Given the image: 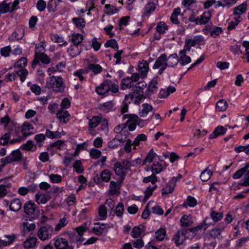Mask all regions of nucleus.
Segmentation results:
<instances>
[{
    "instance_id": "obj_1",
    "label": "nucleus",
    "mask_w": 249,
    "mask_h": 249,
    "mask_svg": "<svg viewBox=\"0 0 249 249\" xmlns=\"http://www.w3.org/2000/svg\"><path fill=\"white\" fill-rule=\"evenodd\" d=\"M96 92L99 95H105L109 91L113 93L119 91V86L110 80H105L99 86L96 88Z\"/></svg>"
},
{
    "instance_id": "obj_2",
    "label": "nucleus",
    "mask_w": 249,
    "mask_h": 249,
    "mask_svg": "<svg viewBox=\"0 0 249 249\" xmlns=\"http://www.w3.org/2000/svg\"><path fill=\"white\" fill-rule=\"evenodd\" d=\"M27 65V59L26 57H21L14 64L15 68H18L19 70L16 71L18 76L20 77V80L21 82H23L28 74L27 70L24 68Z\"/></svg>"
},
{
    "instance_id": "obj_3",
    "label": "nucleus",
    "mask_w": 249,
    "mask_h": 249,
    "mask_svg": "<svg viewBox=\"0 0 249 249\" xmlns=\"http://www.w3.org/2000/svg\"><path fill=\"white\" fill-rule=\"evenodd\" d=\"M47 86L57 92H62L64 90V85L63 79L60 76L52 75L49 81L47 82Z\"/></svg>"
},
{
    "instance_id": "obj_4",
    "label": "nucleus",
    "mask_w": 249,
    "mask_h": 249,
    "mask_svg": "<svg viewBox=\"0 0 249 249\" xmlns=\"http://www.w3.org/2000/svg\"><path fill=\"white\" fill-rule=\"evenodd\" d=\"M23 209L24 212L31 216L33 219H37L40 214V210L32 201H28L24 204Z\"/></svg>"
},
{
    "instance_id": "obj_5",
    "label": "nucleus",
    "mask_w": 249,
    "mask_h": 249,
    "mask_svg": "<svg viewBox=\"0 0 249 249\" xmlns=\"http://www.w3.org/2000/svg\"><path fill=\"white\" fill-rule=\"evenodd\" d=\"M53 232V227L50 225L46 224L40 227L37 235L41 240L44 241L52 237Z\"/></svg>"
},
{
    "instance_id": "obj_6",
    "label": "nucleus",
    "mask_w": 249,
    "mask_h": 249,
    "mask_svg": "<svg viewBox=\"0 0 249 249\" xmlns=\"http://www.w3.org/2000/svg\"><path fill=\"white\" fill-rule=\"evenodd\" d=\"M127 118L128 120L126 124H128V127L130 131H133L135 129L136 125L139 124L138 120L139 118L137 115L130 114L124 115L123 119Z\"/></svg>"
},
{
    "instance_id": "obj_7",
    "label": "nucleus",
    "mask_w": 249,
    "mask_h": 249,
    "mask_svg": "<svg viewBox=\"0 0 249 249\" xmlns=\"http://www.w3.org/2000/svg\"><path fill=\"white\" fill-rule=\"evenodd\" d=\"M54 247L56 249H73L72 245H69L68 241L62 237H56L54 239Z\"/></svg>"
},
{
    "instance_id": "obj_8",
    "label": "nucleus",
    "mask_w": 249,
    "mask_h": 249,
    "mask_svg": "<svg viewBox=\"0 0 249 249\" xmlns=\"http://www.w3.org/2000/svg\"><path fill=\"white\" fill-rule=\"evenodd\" d=\"M99 225L98 227H94L92 228L93 232L97 235H106L108 231V230L109 228L112 227L113 225L111 224L110 226L106 224H100L99 223L96 224Z\"/></svg>"
},
{
    "instance_id": "obj_9",
    "label": "nucleus",
    "mask_w": 249,
    "mask_h": 249,
    "mask_svg": "<svg viewBox=\"0 0 249 249\" xmlns=\"http://www.w3.org/2000/svg\"><path fill=\"white\" fill-rule=\"evenodd\" d=\"M158 80L156 78L153 79L149 83L148 86L145 91V94L147 97L150 96L152 94L157 92L158 87Z\"/></svg>"
},
{
    "instance_id": "obj_10",
    "label": "nucleus",
    "mask_w": 249,
    "mask_h": 249,
    "mask_svg": "<svg viewBox=\"0 0 249 249\" xmlns=\"http://www.w3.org/2000/svg\"><path fill=\"white\" fill-rule=\"evenodd\" d=\"M57 117L61 124H66L69 120L70 114L64 108H60L56 113Z\"/></svg>"
},
{
    "instance_id": "obj_11",
    "label": "nucleus",
    "mask_w": 249,
    "mask_h": 249,
    "mask_svg": "<svg viewBox=\"0 0 249 249\" xmlns=\"http://www.w3.org/2000/svg\"><path fill=\"white\" fill-rule=\"evenodd\" d=\"M41 61L44 64H48L50 63V58L45 54H40L37 56H35L34 59L32 63V68H35L36 66Z\"/></svg>"
},
{
    "instance_id": "obj_12",
    "label": "nucleus",
    "mask_w": 249,
    "mask_h": 249,
    "mask_svg": "<svg viewBox=\"0 0 249 249\" xmlns=\"http://www.w3.org/2000/svg\"><path fill=\"white\" fill-rule=\"evenodd\" d=\"M123 165L120 162H117L114 164V171L115 174L119 176V180L121 182H123L126 173L123 171Z\"/></svg>"
},
{
    "instance_id": "obj_13",
    "label": "nucleus",
    "mask_w": 249,
    "mask_h": 249,
    "mask_svg": "<svg viewBox=\"0 0 249 249\" xmlns=\"http://www.w3.org/2000/svg\"><path fill=\"white\" fill-rule=\"evenodd\" d=\"M185 232L183 230L181 231H178L174 235L172 240L175 242L176 246L178 247L183 244L185 240Z\"/></svg>"
},
{
    "instance_id": "obj_14",
    "label": "nucleus",
    "mask_w": 249,
    "mask_h": 249,
    "mask_svg": "<svg viewBox=\"0 0 249 249\" xmlns=\"http://www.w3.org/2000/svg\"><path fill=\"white\" fill-rule=\"evenodd\" d=\"M167 61V56L165 53L161 54L156 60L154 65L153 66V69H158L161 66H164V65H166V61Z\"/></svg>"
},
{
    "instance_id": "obj_15",
    "label": "nucleus",
    "mask_w": 249,
    "mask_h": 249,
    "mask_svg": "<svg viewBox=\"0 0 249 249\" xmlns=\"http://www.w3.org/2000/svg\"><path fill=\"white\" fill-rule=\"evenodd\" d=\"M123 182L119 181V182H117L114 181H111L110 182L109 193L112 195H118L120 194V187L121 186Z\"/></svg>"
},
{
    "instance_id": "obj_16",
    "label": "nucleus",
    "mask_w": 249,
    "mask_h": 249,
    "mask_svg": "<svg viewBox=\"0 0 249 249\" xmlns=\"http://www.w3.org/2000/svg\"><path fill=\"white\" fill-rule=\"evenodd\" d=\"M138 71L141 74L142 77L144 78L148 71V64L145 60H142L141 62H140L138 65Z\"/></svg>"
},
{
    "instance_id": "obj_17",
    "label": "nucleus",
    "mask_w": 249,
    "mask_h": 249,
    "mask_svg": "<svg viewBox=\"0 0 249 249\" xmlns=\"http://www.w3.org/2000/svg\"><path fill=\"white\" fill-rule=\"evenodd\" d=\"M247 10V3L245 2L233 9V14L237 16V19H240V16Z\"/></svg>"
},
{
    "instance_id": "obj_18",
    "label": "nucleus",
    "mask_w": 249,
    "mask_h": 249,
    "mask_svg": "<svg viewBox=\"0 0 249 249\" xmlns=\"http://www.w3.org/2000/svg\"><path fill=\"white\" fill-rule=\"evenodd\" d=\"M75 231L77 233L76 242L78 243L77 244V248H79L81 244V242L85 240V239L82 237L83 233L86 231V228L84 226H80L77 227L75 229Z\"/></svg>"
},
{
    "instance_id": "obj_19",
    "label": "nucleus",
    "mask_w": 249,
    "mask_h": 249,
    "mask_svg": "<svg viewBox=\"0 0 249 249\" xmlns=\"http://www.w3.org/2000/svg\"><path fill=\"white\" fill-rule=\"evenodd\" d=\"M227 128L221 125L216 127L213 132L209 136L210 139L217 138L218 136L223 135L227 132Z\"/></svg>"
},
{
    "instance_id": "obj_20",
    "label": "nucleus",
    "mask_w": 249,
    "mask_h": 249,
    "mask_svg": "<svg viewBox=\"0 0 249 249\" xmlns=\"http://www.w3.org/2000/svg\"><path fill=\"white\" fill-rule=\"evenodd\" d=\"M224 228L225 226L221 224L218 225L210 231V236L213 238H218L220 236L221 232L224 230Z\"/></svg>"
},
{
    "instance_id": "obj_21",
    "label": "nucleus",
    "mask_w": 249,
    "mask_h": 249,
    "mask_svg": "<svg viewBox=\"0 0 249 249\" xmlns=\"http://www.w3.org/2000/svg\"><path fill=\"white\" fill-rule=\"evenodd\" d=\"M211 14L209 12H204L201 16L196 18L197 22L196 24H205L211 19Z\"/></svg>"
},
{
    "instance_id": "obj_22",
    "label": "nucleus",
    "mask_w": 249,
    "mask_h": 249,
    "mask_svg": "<svg viewBox=\"0 0 249 249\" xmlns=\"http://www.w3.org/2000/svg\"><path fill=\"white\" fill-rule=\"evenodd\" d=\"M179 61L177 53H174L171 54L168 57H167L166 65L167 67L173 68L177 65Z\"/></svg>"
},
{
    "instance_id": "obj_23",
    "label": "nucleus",
    "mask_w": 249,
    "mask_h": 249,
    "mask_svg": "<svg viewBox=\"0 0 249 249\" xmlns=\"http://www.w3.org/2000/svg\"><path fill=\"white\" fill-rule=\"evenodd\" d=\"M87 69L91 71L94 74L96 75L101 73L103 70L102 67L99 65L93 63H89L87 65Z\"/></svg>"
},
{
    "instance_id": "obj_24",
    "label": "nucleus",
    "mask_w": 249,
    "mask_h": 249,
    "mask_svg": "<svg viewBox=\"0 0 249 249\" xmlns=\"http://www.w3.org/2000/svg\"><path fill=\"white\" fill-rule=\"evenodd\" d=\"M37 239L36 237H29L24 242V247L25 249H29L36 247Z\"/></svg>"
},
{
    "instance_id": "obj_25",
    "label": "nucleus",
    "mask_w": 249,
    "mask_h": 249,
    "mask_svg": "<svg viewBox=\"0 0 249 249\" xmlns=\"http://www.w3.org/2000/svg\"><path fill=\"white\" fill-rule=\"evenodd\" d=\"M176 90V88L173 86H169L166 89H161L159 93V97L160 98H166L170 94L175 92Z\"/></svg>"
},
{
    "instance_id": "obj_26",
    "label": "nucleus",
    "mask_w": 249,
    "mask_h": 249,
    "mask_svg": "<svg viewBox=\"0 0 249 249\" xmlns=\"http://www.w3.org/2000/svg\"><path fill=\"white\" fill-rule=\"evenodd\" d=\"M179 58H178V60L179 61L178 63H180L182 66H185L186 64H189L191 61V58L186 55V53H184V51H180L179 52Z\"/></svg>"
},
{
    "instance_id": "obj_27",
    "label": "nucleus",
    "mask_w": 249,
    "mask_h": 249,
    "mask_svg": "<svg viewBox=\"0 0 249 249\" xmlns=\"http://www.w3.org/2000/svg\"><path fill=\"white\" fill-rule=\"evenodd\" d=\"M133 87H134V83L129 77H126L122 79L121 82V89H125L127 88H131Z\"/></svg>"
},
{
    "instance_id": "obj_28",
    "label": "nucleus",
    "mask_w": 249,
    "mask_h": 249,
    "mask_svg": "<svg viewBox=\"0 0 249 249\" xmlns=\"http://www.w3.org/2000/svg\"><path fill=\"white\" fill-rule=\"evenodd\" d=\"M21 201L19 199L14 198L11 202L10 209L11 211L17 212L21 209Z\"/></svg>"
},
{
    "instance_id": "obj_29",
    "label": "nucleus",
    "mask_w": 249,
    "mask_h": 249,
    "mask_svg": "<svg viewBox=\"0 0 249 249\" xmlns=\"http://www.w3.org/2000/svg\"><path fill=\"white\" fill-rule=\"evenodd\" d=\"M81 52L82 48L81 47H79L78 45H73L68 49V52L72 57L79 55Z\"/></svg>"
},
{
    "instance_id": "obj_30",
    "label": "nucleus",
    "mask_w": 249,
    "mask_h": 249,
    "mask_svg": "<svg viewBox=\"0 0 249 249\" xmlns=\"http://www.w3.org/2000/svg\"><path fill=\"white\" fill-rule=\"evenodd\" d=\"M190 45L195 46L196 45H202L204 42V37L202 36H196L193 39H187Z\"/></svg>"
},
{
    "instance_id": "obj_31",
    "label": "nucleus",
    "mask_w": 249,
    "mask_h": 249,
    "mask_svg": "<svg viewBox=\"0 0 249 249\" xmlns=\"http://www.w3.org/2000/svg\"><path fill=\"white\" fill-rule=\"evenodd\" d=\"M145 97H141L138 96H134L131 94L125 95V100L130 101V102H133L136 105H139L142 101V100L144 99Z\"/></svg>"
},
{
    "instance_id": "obj_32",
    "label": "nucleus",
    "mask_w": 249,
    "mask_h": 249,
    "mask_svg": "<svg viewBox=\"0 0 249 249\" xmlns=\"http://www.w3.org/2000/svg\"><path fill=\"white\" fill-rule=\"evenodd\" d=\"M83 40V36L80 34H73L70 41L73 45H79Z\"/></svg>"
},
{
    "instance_id": "obj_33",
    "label": "nucleus",
    "mask_w": 249,
    "mask_h": 249,
    "mask_svg": "<svg viewBox=\"0 0 249 249\" xmlns=\"http://www.w3.org/2000/svg\"><path fill=\"white\" fill-rule=\"evenodd\" d=\"M114 107L113 103L112 101H108L100 104L99 108L106 112H108L112 110Z\"/></svg>"
},
{
    "instance_id": "obj_34",
    "label": "nucleus",
    "mask_w": 249,
    "mask_h": 249,
    "mask_svg": "<svg viewBox=\"0 0 249 249\" xmlns=\"http://www.w3.org/2000/svg\"><path fill=\"white\" fill-rule=\"evenodd\" d=\"M142 109L139 112V115L141 117H144L146 116L148 113L153 109V107L147 103L143 104L142 105Z\"/></svg>"
},
{
    "instance_id": "obj_35",
    "label": "nucleus",
    "mask_w": 249,
    "mask_h": 249,
    "mask_svg": "<svg viewBox=\"0 0 249 249\" xmlns=\"http://www.w3.org/2000/svg\"><path fill=\"white\" fill-rule=\"evenodd\" d=\"M203 223H200V225H198L195 228H188L183 231L184 232H185L186 235L190 232H191V235L192 236H195V235H196L197 232L203 228Z\"/></svg>"
},
{
    "instance_id": "obj_36",
    "label": "nucleus",
    "mask_w": 249,
    "mask_h": 249,
    "mask_svg": "<svg viewBox=\"0 0 249 249\" xmlns=\"http://www.w3.org/2000/svg\"><path fill=\"white\" fill-rule=\"evenodd\" d=\"M111 175L110 171L105 169L101 173L100 177L102 181L107 182L110 180Z\"/></svg>"
},
{
    "instance_id": "obj_37",
    "label": "nucleus",
    "mask_w": 249,
    "mask_h": 249,
    "mask_svg": "<svg viewBox=\"0 0 249 249\" xmlns=\"http://www.w3.org/2000/svg\"><path fill=\"white\" fill-rule=\"evenodd\" d=\"M228 107L227 102L224 99L219 100L216 104V109L218 111H224Z\"/></svg>"
},
{
    "instance_id": "obj_38",
    "label": "nucleus",
    "mask_w": 249,
    "mask_h": 249,
    "mask_svg": "<svg viewBox=\"0 0 249 249\" xmlns=\"http://www.w3.org/2000/svg\"><path fill=\"white\" fill-rule=\"evenodd\" d=\"M191 218L190 215H183L180 220L181 226L187 227L191 225L192 224Z\"/></svg>"
},
{
    "instance_id": "obj_39",
    "label": "nucleus",
    "mask_w": 249,
    "mask_h": 249,
    "mask_svg": "<svg viewBox=\"0 0 249 249\" xmlns=\"http://www.w3.org/2000/svg\"><path fill=\"white\" fill-rule=\"evenodd\" d=\"M156 8V5L154 2H150L147 3L144 7V12L143 13L144 16H147L150 14L151 12L155 11Z\"/></svg>"
},
{
    "instance_id": "obj_40",
    "label": "nucleus",
    "mask_w": 249,
    "mask_h": 249,
    "mask_svg": "<svg viewBox=\"0 0 249 249\" xmlns=\"http://www.w3.org/2000/svg\"><path fill=\"white\" fill-rule=\"evenodd\" d=\"M8 156L10 157L12 162L16 161H19L21 159V154L19 150H16L13 151L10 155Z\"/></svg>"
},
{
    "instance_id": "obj_41",
    "label": "nucleus",
    "mask_w": 249,
    "mask_h": 249,
    "mask_svg": "<svg viewBox=\"0 0 249 249\" xmlns=\"http://www.w3.org/2000/svg\"><path fill=\"white\" fill-rule=\"evenodd\" d=\"M101 119L99 116H94L89 121V128L92 129L97 127L101 123Z\"/></svg>"
},
{
    "instance_id": "obj_42",
    "label": "nucleus",
    "mask_w": 249,
    "mask_h": 249,
    "mask_svg": "<svg viewBox=\"0 0 249 249\" xmlns=\"http://www.w3.org/2000/svg\"><path fill=\"white\" fill-rule=\"evenodd\" d=\"M72 20L75 24V26L79 29H83L85 26L86 21L83 18H73L72 19Z\"/></svg>"
},
{
    "instance_id": "obj_43",
    "label": "nucleus",
    "mask_w": 249,
    "mask_h": 249,
    "mask_svg": "<svg viewBox=\"0 0 249 249\" xmlns=\"http://www.w3.org/2000/svg\"><path fill=\"white\" fill-rule=\"evenodd\" d=\"M12 12L10 3H7L5 1H3L0 4V14H5L8 12Z\"/></svg>"
},
{
    "instance_id": "obj_44",
    "label": "nucleus",
    "mask_w": 249,
    "mask_h": 249,
    "mask_svg": "<svg viewBox=\"0 0 249 249\" xmlns=\"http://www.w3.org/2000/svg\"><path fill=\"white\" fill-rule=\"evenodd\" d=\"M45 43L41 42L40 44H37L36 46V51L35 56H37L40 54L45 53L46 50L45 49Z\"/></svg>"
},
{
    "instance_id": "obj_45",
    "label": "nucleus",
    "mask_w": 249,
    "mask_h": 249,
    "mask_svg": "<svg viewBox=\"0 0 249 249\" xmlns=\"http://www.w3.org/2000/svg\"><path fill=\"white\" fill-rule=\"evenodd\" d=\"M4 180H0V183ZM11 187V183L8 184H0V197L5 196L8 193L7 188Z\"/></svg>"
},
{
    "instance_id": "obj_46",
    "label": "nucleus",
    "mask_w": 249,
    "mask_h": 249,
    "mask_svg": "<svg viewBox=\"0 0 249 249\" xmlns=\"http://www.w3.org/2000/svg\"><path fill=\"white\" fill-rule=\"evenodd\" d=\"M35 200L36 201L38 204H45L47 202L46 198L45 197L43 194L40 193V192H38L35 195Z\"/></svg>"
},
{
    "instance_id": "obj_47",
    "label": "nucleus",
    "mask_w": 249,
    "mask_h": 249,
    "mask_svg": "<svg viewBox=\"0 0 249 249\" xmlns=\"http://www.w3.org/2000/svg\"><path fill=\"white\" fill-rule=\"evenodd\" d=\"M67 217L64 216L63 218H60L59 221L58 223L55 226V231H58L60 230V229L65 227L68 223V220L67 219Z\"/></svg>"
},
{
    "instance_id": "obj_48",
    "label": "nucleus",
    "mask_w": 249,
    "mask_h": 249,
    "mask_svg": "<svg viewBox=\"0 0 249 249\" xmlns=\"http://www.w3.org/2000/svg\"><path fill=\"white\" fill-rule=\"evenodd\" d=\"M166 234L165 229L160 228L155 232L156 238L159 241H162L164 239Z\"/></svg>"
},
{
    "instance_id": "obj_49",
    "label": "nucleus",
    "mask_w": 249,
    "mask_h": 249,
    "mask_svg": "<svg viewBox=\"0 0 249 249\" xmlns=\"http://www.w3.org/2000/svg\"><path fill=\"white\" fill-rule=\"evenodd\" d=\"M212 174V172L206 169L201 173L200 178L202 181H206L210 179Z\"/></svg>"
},
{
    "instance_id": "obj_50",
    "label": "nucleus",
    "mask_w": 249,
    "mask_h": 249,
    "mask_svg": "<svg viewBox=\"0 0 249 249\" xmlns=\"http://www.w3.org/2000/svg\"><path fill=\"white\" fill-rule=\"evenodd\" d=\"M73 168L75 169L76 172L78 174L82 173L84 170L82 162L79 160L74 162L73 164Z\"/></svg>"
},
{
    "instance_id": "obj_51",
    "label": "nucleus",
    "mask_w": 249,
    "mask_h": 249,
    "mask_svg": "<svg viewBox=\"0 0 249 249\" xmlns=\"http://www.w3.org/2000/svg\"><path fill=\"white\" fill-rule=\"evenodd\" d=\"M105 46L106 48L111 47L115 51H118L119 49L118 44L116 40L114 39L107 40L105 44Z\"/></svg>"
},
{
    "instance_id": "obj_52",
    "label": "nucleus",
    "mask_w": 249,
    "mask_h": 249,
    "mask_svg": "<svg viewBox=\"0 0 249 249\" xmlns=\"http://www.w3.org/2000/svg\"><path fill=\"white\" fill-rule=\"evenodd\" d=\"M162 170V165L158 162H154L151 166V171L154 175L159 174Z\"/></svg>"
},
{
    "instance_id": "obj_53",
    "label": "nucleus",
    "mask_w": 249,
    "mask_h": 249,
    "mask_svg": "<svg viewBox=\"0 0 249 249\" xmlns=\"http://www.w3.org/2000/svg\"><path fill=\"white\" fill-rule=\"evenodd\" d=\"M156 156V153H155L153 151V149H151L150 152L148 153V154H147V155L146 156V157L145 158L143 161V163L142 164H146V163L148 162V163H150L151 162L154 158L155 157V156Z\"/></svg>"
},
{
    "instance_id": "obj_54",
    "label": "nucleus",
    "mask_w": 249,
    "mask_h": 249,
    "mask_svg": "<svg viewBox=\"0 0 249 249\" xmlns=\"http://www.w3.org/2000/svg\"><path fill=\"white\" fill-rule=\"evenodd\" d=\"M157 31L160 34H164L168 29V26L165 23L162 21L160 22L156 27Z\"/></svg>"
},
{
    "instance_id": "obj_55",
    "label": "nucleus",
    "mask_w": 249,
    "mask_h": 249,
    "mask_svg": "<svg viewBox=\"0 0 249 249\" xmlns=\"http://www.w3.org/2000/svg\"><path fill=\"white\" fill-rule=\"evenodd\" d=\"M105 7L106 9L105 13L107 15H112L118 12V9L116 7L110 4H106Z\"/></svg>"
},
{
    "instance_id": "obj_56",
    "label": "nucleus",
    "mask_w": 249,
    "mask_h": 249,
    "mask_svg": "<svg viewBox=\"0 0 249 249\" xmlns=\"http://www.w3.org/2000/svg\"><path fill=\"white\" fill-rule=\"evenodd\" d=\"M10 137L11 133L10 132L5 133L0 138V144L2 145L7 144Z\"/></svg>"
},
{
    "instance_id": "obj_57",
    "label": "nucleus",
    "mask_w": 249,
    "mask_h": 249,
    "mask_svg": "<svg viewBox=\"0 0 249 249\" xmlns=\"http://www.w3.org/2000/svg\"><path fill=\"white\" fill-rule=\"evenodd\" d=\"M52 40L55 42L60 43V46H66L67 45V42L66 41H64L63 38L59 36L57 34H55L53 36Z\"/></svg>"
},
{
    "instance_id": "obj_58",
    "label": "nucleus",
    "mask_w": 249,
    "mask_h": 249,
    "mask_svg": "<svg viewBox=\"0 0 249 249\" xmlns=\"http://www.w3.org/2000/svg\"><path fill=\"white\" fill-rule=\"evenodd\" d=\"M89 73L88 70L86 69H79L74 72V75L78 77L80 81H82L84 79L83 76L84 74H87Z\"/></svg>"
},
{
    "instance_id": "obj_59",
    "label": "nucleus",
    "mask_w": 249,
    "mask_h": 249,
    "mask_svg": "<svg viewBox=\"0 0 249 249\" xmlns=\"http://www.w3.org/2000/svg\"><path fill=\"white\" fill-rule=\"evenodd\" d=\"M49 178L53 183H58L61 182L62 178L58 174H51L49 176Z\"/></svg>"
},
{
    "instance_id": "obj_60",
    "label": "nucleus",
    "mask_w": 249,
    "mask_h": 249,
    "mask_svg": "<svg viewBox=\"0 0 249 249\" xmlns=\"http://www.w3.org/2000/svg\"><path fill=\"white\" fill-rule=\"evenodd\" d=\"M102 152L100 150L92 148L89 151L90 157L92 159H97L101 155Z\"/></svg>"
},
{
    "instance_id": "obj_61",
    "label": "nucleus",
    "mask_w": 249,
    "mask_h": 249,
    "mask_svg": "<svg viewBox=\"0 0 249 249\" xmlns=\"http://www.w3.org/2000/svg\"><path fill=\"white\" fill-rule=\"evenodd\" d=\"M98 214L101 219H105L107 215V211L104 205L101 206L98 210Z\"/></svg>"
},
{
    "instance_id": "obj_62",
    "label": "nucleus",
    "mask_w": 249,
    "mask_h": 249,
    "mask_svg": "<svg viewBox=\"0 0 249 249\" xmlns=\"http://www.w3.org/2000/svg\"><path fill=\"white\" fill-rule=\"evenodd\" d=\"M244 180L240 181L239 185L246 187L249 186V170L244 174Z\"/></svg>"
},
{
    "instance_id": "obj_63",
    "label": "nucleus",
    "mask_w": 249,
    "mask_h": 249,
    "mask_svg": "<svg viewBox=\"0 0 249 249\" xmlns=\"http://www.w3.org/2000/svg\"><path fill=\"white\" fill-rule=\"evenodd\" d=\"M157 181V178L155 175L152 174L151 176L145 177L143 178V182L145 183L151 182L153 184H155Z\"/></svg>"
},
{
    "instance_id": "obj_64",
    "label": "nucleus",
    "mask_w": 249,
    "mask_h": 249,
    "mask_svg": "<svg viewBox=\"0 0 249 249\" xmlns=\"http://www.w3.org/2000/svg\"><path fill=\"white\" fill-rule=\"evenodd\" d=\"M45 135L43 134H37L35 137L36 142L39 147L42 146V142L45 140Z\"/></svg>"
}]
</instances>
